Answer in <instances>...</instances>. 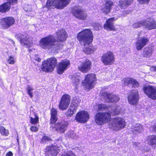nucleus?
Here are the masks:
<instances>
[{
    "label": "nucleus",
    "instance_id": "1",
    "mask_svg": "<svg viewBox=\"0 0 156 156\" xmlns=\"http://www.w3.org/2000/svg\"><path fill=\"white\" fill-rule=\"evenodd\" d=\"M80 44L84 46L83 52L86 54H89L93 53V47L89 45L92 42L93 40V34L89 29H84L79 33L77 37Z\"/></svg>",
    "mask_w": 156,
    "mask_h": 156
},
{
    "label": "nucleus",
    "instance_id": "2",
    "mask_svg": "<svg viewBox=\"0 0 156 156\" xmlns=\"http://www.w3.org/2000/svg\"><path fill=\"white\" fill-rule=\"evenodd\" d=\"M39 45L43 49H51V51L54 53H57L62 47L61 44H59L54 37L51 35L42 38L40 40Z\"/></svg>",
    "mask_w": 156,
    "mask_h": 156
},
{
    "label": "nucleus",
    "instance_id": "3",
    "mask_svg": "<svg viewBox=\"0 0 156 156\" xmlns=\"http://www.w3.org/2000/svg\"><path fill=\"white\" fill-rule=\"evenodd\" d=\"M120 111L119 106L113 107L108 112H98L94 117V121L96 123L101 125L108 122L110 119L111 116L118 114Z\"/></svg>",
    "mask_w": 156,
    "mask_h": 156
},
{
    "label": "nucleus",
    "instance_id": "4",
    "mask_svg": "<svg viewBox=\"0 0 156 156\" xmlns=\"http://www.w3.org/2000/svg\"><path fill=\"white\" fill-rule=\"evenodd\" d=\"M71 0H48L45 5L43 7L45 11L50 10L56 8L62 9L66 6L69 3Z\"/></svg>",
    "mask_w": 156,
    "mask_h": 156
},
{
    "label": "nucleus",
    "instance_id": "5",
    "mask_svg": "<svg viewBox=\"0 0 156 156\" xmlns=\"http://www.w3.org/2000/svg\"><path fill=\"white\" fill-rule=\"evenodd\" d=\"M125 120L122 118L117 117L112 119L110 123V127L113 130L118 131L126 126Z\"/></svg>",
    "mask_w": 156,
    "mask_h": 156
},
{
    "label": "nucleus",
    "instance_id": "6",
    "mask_svg": "<svg viewBox=\"0 0 156 156\" xmlns=\"http://www.w3.org/2000/svg\"><path fill=\"white\" fill-rule=\"evenodd\" d=\"M57 63V60L54 57L51 58L42 62L41 69L44 72H51L55 68Z\"/></svg>",
    "mask_w": 156,
    "mask_h": 156
},
{
    "label": "nucleus",
    "instance_id": "7",
    "mask_svg": "<svg viewBox=\"0 0 156 156\" xmlns=\"http://www.w3.org/2000/svg\"><path fill=\"white\" fill-rule=\"evenodd\" d=\"M95 80V75L94 74H88L85 76V80L82 81V84L86 89L93 88L94 82Z\"/></svg>",
    "mask_w": 156,
    "mask_h": 156
},
{
    "label": "nucleus",
    "instance_id": "8",
    "mask_svg": "<svg viewBox=\"0 0 156 156\" xmlns=\"http://www.w3.org/2000/svg\"><path fill=\"white\" fill-rule=\"evenodd\" d=\"M101 61L105 65H112L115 61L114 56L113 53L111 51H108L104 53L102 56Z\"/></svg>",
    "mask_w": 156,
    "mask_h": 156
},
{
    "label": "nucleus",
    "instance_id": "9",
    "mask_svg": "<svg viewBox=\"0 0 156 156\" xmlns=\"http://www.w3.org/2000/svg\"><path fill=\"white\" fill-rule=\"evenodd\" d=\"M143 90L148 97L152 99L156 100V87L150 85L144 86Z\"/></svg>",
    "mask_w": 156,
    "mask_h": 156
},
{
    "label": "nucleus",
    "instance_id": "10",
    "mask_svg": "<svg viewBox=\"0 0 156 156\" xmlns=\"http://www.w3.org/2000/svg\"><path fill=\"white\" fill-rule=\"evenodd\" d=\"M16 37L20 41L21 44L23 46L29 48L32 45V42L28 35H23L20 34H17Z\"/></svg>",
    "mask_w": 156,
    "mask_h": 156
},
{
    "label": "nucleus",
    "instance_id": "11",
    "mask_svg": "<svg viewBox=\"0 0 156 156\" xmlns=\"http://www.w3.org/2000/svg\"><path fill=\"white\" fill-rule=\"evenodd\" d=\"M72 12L75 17L82 20H85L87 17L86 11L80 7L76 8L73 9Z\"/></svg>",
    "mask_w": 156,
    "mask_h": 156
},
{
    "label": "nucleus",
    "instance_id": "12",
    "mask_svg": "<svg viewBox=\"0 0 156 156\" xmlns=\"http://www.w3.org/2000/svg\"><path fill=\"white\" fill-rule=\"evenodd\" d=\"M15 22L14 19L11 16L6 17L0 20V24L3 29H7L13 25Z\"/></svg>",
    "mask_w": 156,
    "mask_h": 156
},
{
    "label": "nucleus",
    "instance_id": "13",
    "mask_svg": "<svg viewBox=\"0 0 156 156\" xmlns=\"http://www.w3.org/2000/svg\"><path fill=\"white\" fill-rule=\"evenodd\" d=\"M70 98L69 95L65 94L63 95L59 105V109L62 110L66 109L70 103Z\"/></svg>",
    "mask_w": 156,
    "mask_h": 156
},
{
    "label": "nucleus",
    "instance_id": "14",
    "mask_svg": "<svg viewBox=\"0 0 156 156\" xmlns=\"http://www.w3.org/2000/svg\"><path fill=\"white\" fill-rule=\"evenodd\" d=\"M89 115L88 112L82 111L78 112L76 115V120L80 123H85L88 120Z\"/></svg>",
    "mask_w": 156,
    "mask_h": 156
},
{
    "label": "nucleus",
    "instance_id": "15",
    "mask_svg": "<svg viewBox=\"0 0 156 156\" xmlns=\"http://www.w3.org/2000/svg\"><path fill=\"white\" fill-rule=\"evenodd\" d=\"M51 127L55 129V130L60 133H63L66 130L68 123L66 121H62L58 122L56 124L55 123H51Z\"/></svg>",
    "mask_w": 156,
    "mask_h": 156
},
{
    "label": "nucleus",
    "instance_id": "16",
    "mask_svg": "<svg viewBox=\"0 0 156 156\" xmlns=\"http://www.w3.org/2000/svg\"><path fill=\"white\" fill-rule=\"evenodd\" d=\"M139 99L138 92L137 90H131L130 95L128 97V100L129 103L133 105L137 104Z\"/></svg>",
    "mask_w": 156,
    "mask_h": 156
},
{
    "label": "nucleus",
    "instance_id": "17",
    "mask_svg": "<svg viewBox=\"0 0 156 156\" xmlns=\"http://www.w3.org/2000/svg\"><path fill=\"white\" fill-rule=\"evenodd\" d=\"M58 151L56 146L52 145L46 147L45 154L46 156H56L58 153Z\"/></svg>",
    "mask_w": 156,
    "mask_h": 156
},
{
    "label": "nucleus",
    "instance_id": "18",
    "mask_svg": "<svg viewBox=\"0 0 156 156\" xmlns=\"http://www.w3.org/2000/svg\"><path fill=\"white\" fill-rule=\"evenodd\" d=\"M69 65V62L66 59L59 62L57 67L58 73L60 74L63 73L64 70L67 69Z\"/></svg>",
    "mask_w": 156,
    "mask_h": 156
},
{
    "label": "nucleus",
    "instance_id": "19",
    "mask_svg": "<svg viewBox=\"0 0 156 156\" xmlns=\"http://www.w3.org/2000/svg\"><path fill=\"white\" fill-rule=\"evenodd\" d=\"M102 95L106 99L107 101L109 102H117L120 99L118 96L108 93L107 92H104L102 93Z\"/></svg>",
    "mask_w": 156,
    "mask_h": 156
},
{
    "label": "nucleus",
    "instance_id": "20",
    "mask_svg": "<svg viewBox=\"0 0 156 156\" xmlns=\"http://www.w3.org/2000/svg\"><path fill=\"white\" fill-rule=\"evenodd\" d=\"M91 63L88 60H86L78 66L79 70L83 73L87 72L90 69Z\"/></svg>",
    "mask_w": 156,
    "mask_h": 156
},
{
    "label": "nucleus",
    "instance_id": "21",
    "mask_svg": "<svg viewBox=\"0 0 156 156\" xmlns=\"http://www.w3.org/2000/svg\"><path fill=\"white\" fill-rule=\"evenodd\" d=\"M56 37L57 39V41L59 43L58 41L62 42L65 41L67 37V35L65 30L60 29L56 32Z\"/></svg>",
    "mask_w": 156,
    "mask_h": 156
},
{
    "label": "nucleus",
    "instance_id": "22",
    "mask_svg": "<svg viewBox=\"0 0 156 156\" xmlns=\"http://www.w3.org/2000/svg\"><path fill=\"white\" fill-rule=\"evenodd\" d=\"M148 41L149 40L147 37H143L139 39L136 42V49L138 51L141 50L147 44Z\"/></svg>",
    "mask_w": 156,
    "mask_h": 156
},
{
    "label": "nucleus",
    "instance_id": "23",
    "mask_svg": "<svg viewBox=\"0 0 156 156\" xmlns=\"http://www.w3.org/2000/svg\"><path fill=\"white\" fill-rule=\"evenodd\" d=\"M116 20L114 17H112L108 19L104 25L105 29L108 30H114L115 29L113 25V22Z\"/></svg>",
    "mask_w": 156,
    "mask_h": 156
},
{
    "label": "nucleus",
    "instance_id": "24",
    "mask_svg": "<svg viewBox=\"0 0 156 156\" xmlns=\"http://www.w3.org/2000/svg\"><path fill=\"white\" fill-rule=\"evenodd\" d=\"M17 2L13 3H16ZM12 3V2L9 1L4 3L0 5V12L2 13H5L9 11L11 8V4Z\"/></svg>",
    "mask_w": 156,
    "mask_h": 156
},
{
    "label": "nucleus",
    "instance_id": "25",
    "mask_svg": "<svg viewBox=\"0 0 156 156\" xmlns=\"http://www.w3.org/2000/svg\"><path fill=\"white\" fill-rule=\"evenodd\" d=\"M113 3L111 1H107L105 5L102 7L101 11L106 14H108L111 12V10L113 6Z\"/></svg>",
    "mask_w": 156,
    "mask_h": 156
},
{
    "label": "nucleus",
    "instance_id": "26",
    "mask_svg": "<svg viewBox=\"0 0 156 156\" xmlns=\"http://www.w3.org/2000/svg\"><path fill=\"white\" fill-rule=\"evenodd\" d=\"M77 105L71 104L67 112L66 113L65 115L67 116L70 117L76 112L77 109Z\"/></svg>",
    "mask_w": 156,
    "mask_h": 156
},
{
    "label": "nucleus",
    "instance_id": "27",
    "mask_svg": "<svg viewBox=\"0 0 156 156\" xmlns=\"http://www.w3.org/2000/svg\"><path fill=\"white\" fill-rule=\"evenodd\" d=\"M143 129L142 126L139 123H137L132 127L131 131V133L136 134L141 133Z\"/></svg>",
    "mask_w": 156,
    "mask_h": 156
},
{
    "label": "nucleus",
    "instance_id": "28",
    "mask_svg": "<svg viewBox=\"0 0 156 156\" xmlns=\"http://www.w3.org/2000/svg\"><path fill=\"white\" fill-rule=\"evenodd\" d=\"M153 48L151 47H147L144 48L143 56L145 58H149L150 57L153 51Z\"/></svg>",
    "mask_w": 156,
    "mask_h": 156
},
{
    "label": "nucleus",
    "instance_id": "29",
    "mask_svg": "<svg viewBox=\"0 0 156 156\" xmlns=\"http://www.w3.org/2000/svg\"><path fill=\"white\" fill-rule=\"evenodd\" d=\"M145 23L146 24L144 25L149 30L156 29V21L154 20H147V22H145Z\"/></svg>",
    "mask_w": 156,
    "mask_h": 156
},
{
    "label": "nucleus",
    "instance_id": "30",
    "mask_svg": "<svg viewBox=\"0 0 156 156\" xmlns=\"http://www.w3.org/2000/svg\"><path fill=\"white\" fill-rule=\"evenodd\" d=\"M51 123H55L57 120V110L55 108H52L51 110Z\"/></svg>",
    "mask_w": 156,
    "mask_h": 156
},
{
    "label": "nucleus",
    "instance_id": "31",
    "mask_svg": "<svg viewBox=\"0 0 156 156\" xmlns=\"http://www.w3.org/2000/svg\"><path fill=\"white\" fill-rule=\"evenodd\" d=\"M80 77L76 74L72 75L70 77V79L72 80L76 87L79 84L80 81Z\"/></svg>",
    "mask_w": 156,
    "mask_h": 156
},
{
    "label": "nucleus",
    "instance_id": "32",
    "mask_svg": "<svg viewBox=\"0 0 156 156\" xmlns=\"http://www.w3.org/2000/svg\"><path fill=\"white\" fill-rule=\"evenodd\" d=\"M147 143L150 145H156V136L152 135L147 136Z\"/></svg>",
    "mask_w": 156,
    "mask_h": 156
},
{
    "label": "nucleus",
    "instance_id": "33",
    "mask_svg": "<svg viewBox=\"0 0 156 156\" xmlns=\"http://www.w3.org/2000/svg\"><path fill=\"white\" fill-rule=\"evenodd\" d=\"M130 4V2L127 0L119 1V5L121 8H124Z\"/></svg>",
    "mask_w": 156,
    "mask_h": 156
},
{
    "label": "nucleus",
    "instance_id": "34",
    "mask_svg": "<svg viewBox=\"0 0 156 156\" xmlns=\"http://www.w3.org/2000/svg\"><path fill=\"white\" fill-rule=\"evenodd\" d=\"M30 122L31 123L33 124H37L39 122V118L35 114H34V118L30 116Z\"/></svg>",
    "mask_w": 156,
    "mask_h": 156
},
{
    "label": "nucleus",
    "instance_id": "35",
    "mask_svg": "<svg viewBox=\"0 0 156 156\" xmlns=\"http://www.w3.org/2000/svg\"><path fill=\"white\" fill-rule=\"evenodd\" d=\"M0 133L3 136H8L9 134L8 130L2 126H0Z\"/></svg>",
    "mask_w": 156,
    "mask_h": 156
},
{
    "label": "nucleus",
    "instance_id": "36",
    "mask_svg": "<svg viewBox=\"0 0 156 156\" xmlns=\"http://www.w3.org/2000/svg\"><path fill=\"white\" fill-rule=\"evenodd\" d=\"M133 79L132 78H124L122 81L124 82L125 85H129L130 84H132L133 82Z\"/></svg>",
    "mask_w": 156,
    "mask_h": 156
},
{
    "label": "nucleus",
    "instance_id": "37",
    "mask_svg": "<svg viewBox=\"0 0 156 156\" xmlns=\"http://www.w3.org/2000/svg\"><path fill=\"white\" fill-rule=\"evenodd\" d=\"M145 24L144 21H141L134 23L133 25V27L134 28H137Z\"/></svg>",
    "mask_w": 156,
    "mask_h": 156
},
{
    "label": "nucleus",
    "instance_id": "38",
    "mask_svg": "<svg viewBox=\"0 0 156 156\" xmlns=\"http://www.w3.org/2000/svg\"><path fill=\"white\" fill-rule=\"evenodd\" d=\"M61 156H76L71 151H67L62 154Z\"/></svg>",
    "mask_w": 156,
    "mask_h": 156
},
{
    "label": "nucleus",
    "instance_id": "39",
    "mask_svg": "<svg viewBox=\"0 0 156 156\" xmlns=\"http://www.w3.org/2000/svg\"><path fill=\"white\" fill-rule=\"evenodd\" d=\"M102 24L99 23H96L94 25V28L96 30H99L102 28Z\"/></svg>",
    "mask_w": 156,
    "mask_h": 156
},
{
    "label": "nucleus",
    "instance_id": "40",
    "mask_svg": "<svg viewBox=\"0 0 156 156\" xmlns=\"http://www.w3.org/2000/svg\"><path fill=\"white\" fill-rule=\"evenodd\" d=\"M98 108L99 110H103L108 108V107L105 104H100L97 105Z\"/></svg>",
    "mask_w": 156,
    "mask_h": 156
},
{
    "label": "nucleus",
    "instance_id": "41",
    "mask_svg": "<svg viewBox=\"0 0 156 156\" xmlns=\"http://www.w3.org/2000/svg\"><path fill=\"white\" fill-rule=\"evenodd\" d=\"M51 140V139L49 137L46 136H44L42 138L41 143L42 144L44 143L50 141Z\"/></svg>",
    "mask_w": 156,
    "mask_h": 156
},
{
    "label": "nucleus",
    "instance_id": "42",
    "mask_svg": "<svg viewBox=\"0 0 156 156\" xmlns=\"http://www.w3.org/2000/svg\"><path fill=\"white\" fill-rule=\"evenodd\" d=\"M27 93L30 96L31 98H32L33 95L31 91L33 90V88L30 86H28L27 88Z\"/></svg>",
    "mask_w": 156,
    "mask_h": 156
},
{
    "label": "nucleus",
    "instance_id": "43",
    "mask_svg": "<svg viewBox=\"0 0 156 156\" xmlns=\"http://www.w3.org/2000/svg\"><path fill=\"white\" fill-rule=\"evenodd\" d=\"M24 10L26 12H29L32 11V8L31 5H26L24 8Z\"/></svg>",
    "mask_w": 156,
    "mask_h": 156
},
{
    "label": "nucleus",
    "instance_id": "44",
    "mask_svg": "<svg viewBox=\"0 0 156 156\" xmlns=\"http://www.w3.org/2000/svg\"><path fill=\"white\" fill-rule=\"evenodd\" d=\"M7 62L9 64H13L15 63V61L14 58L11 56L9 57Z\"/></svg>",
    "mask_w": 156,
    "mask_h": 156
},
{
    "label": "nucleus",
    "instance_id": "45",
    "mask_svg": "<svg viewBox=\"0 0 156 156\" xmlns=\"http://www.w3.org/2000/svg\"><path fill=\"white\" fill-rule=\"evenodd\" d=\"M132 84L133 85V87H138L140 85L139 83L136 80L134 79H133V82Z\"/></svg>",
    "mask_w": 156,
    "mask_h": 156
},
{
    "label": "nucleus",
    "instance_id": "46",
    "mask_svg": "<svg viewBox=\"0 0 156 156\" xmlns=\"http://www.w3.org/2000/svg\"><path fill=\"white\" fill-rule=\"evenodd\" d=\"M32 132H37L38 130V128L35 126H31L30 129Z\"/></svg>",
    "mask_w": 156,
    "mask_h": 156
},
{
    "label": "nucleus",
    "instance_id": "47",
    "mask_svg": "<svg viewBox=\"0 0 156 156\" xmlns=\"http://www.w3.org/2000/svg\"><path fill=\"white\" fill-rule=\"evenodd\" d=\"M133 145L135 148L140 149L139 148L140 146V143L138 142H133Z\"/></svg>",
    "mask_w": 156,
    "mask_h": 156
},
{
    "label": "nucleus",
    "instance_id": "48",
    "mask_svg": "<svg viewBox=\"0 0 156 156\" xmlns=\"http://www.w3.org/2000/svg\"><path fill=\"white\" fill-rule=\"evenodd\" d=\"M133 145L135 148L140 149L139 148L140 146V143L138 142H133Z\"/></svg>",
    "mask_w": 156,
    "mask_h": 156
},
{
    "label": "nucleus",
    "instance_id": "49",
    "mask_svg": "<svg viewBox=\"0 0 156 156\" xmlns=\"http://www.w3.org/2000/svg\"><path fill=\"white\" fill-rule=\"evenodd\" d=\"M141 4H143L145 2L148 3L149 0H137Z\"/></svg>",
    "mask_w": 156,
    "mask_h": 156
},
{
    "label": "nucleus",
    "instance_id": "50",
    "mask_svg": "<svg viewBox=\"0 0 156 156\" xmlns=\"http://www.w3.org/2000/svg\"><path fill=\"white\" fill-rule=\"evenodd\" d=\"M150 130L156 133V125L151 126L150 128Z\"/></svg>",
    "mask_w": 156,
    "mask_h": 156
},
{
    "label": "nucleus",
    "instance_id": "51",
    "mask_svg": "<svg viewBox=\"0 0 156 156\" xmlns=\"http://www.w3.org/2000/svg\"><path fill=\"white\" fill-rule=\"evenodd\" d=\"M38 56L37 55H35L34 59H35L37 61L40 62L41 61V59L38 57Z\"/></svg>",
    "mask_w": 156,
    "mask_h": 156
},
{
    "label": "nucleus",
    "instance_id": "52",
    "mask_svg": "<svg viewBox=\"0 0 156 156\" xmlns=\"http://www.w3.org/2000/svg\"><path fill=\"white\" fill-rule=\"evenodd\" d=\"M150 70L151 71H156V66H152L150 68Z\"/></svg>",
    "mask_w": 156,
    "mask_h": 156
},
{
    "label": "nucleus",
    "instance_id": "53",
    "mask_svg": "<svg viewBox=\"0 0 156 156\" xmlns=\"http://www.w3.org/2000/svg\"><path fill=\"white\" fill-rule=\"evenodd\" d=\"M12 155L13 154L11 151L8 152L6 154V156H12Z\"/></svg>",
    "mask_w": 156,
    "mask_h": 156
},
{
    "label": "nucleus",
    "instance_id": "54",
    "mask_svg": "<svg viewBox=\"0 0 156 156\" xmlns=\"http://www.w3.org/2000/svg\"><path fill=\"white\" fill-rule=\"evenodd\" d=\"M9 1L12 2H15L17 1V0H8Z\"/></svg>",
    "mask_w": 156,
    "mask_h": 156
},
{
    "label": "nucleus",
    "instance_id": "55",
    "mask_svg": "<svg viewBox=\"0 0 156 156\" xmlns=\"http://www.w3.org/2000/svg\"><path fill=\"white\" fill-rule=\"evenodd\" d=\"M16 140H17V142L18 143V144H19V138H18V135H17V136Z\"/></svg>",
    "mask_w": 156,
    "mask_h": 156
}]
</instances>
